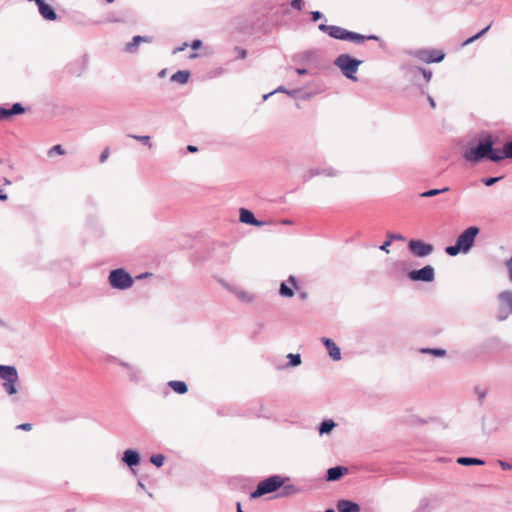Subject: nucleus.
Listing matches in <instances>:
<instances>
[{"label":"nucleus","instance_id":"obj_1","mask_svg":"<svg viewBox=\"0 0 512 512\" xmlns=\"http://www.w3.org/2000/svg\"><path fill=\"white\" fill-rule=\"evenodd\" d=\"M479 232L480 230L476 226L467 228L457 237L455 245L447 246L445 248V252L449 256H456L459 253L467 254L474 246Z\"/></svg>","mask_w":512,"mask_h":512},{"label":"nucleus","instance_id":"obj_2","mask_svg":"<svg viewBox=\"0 0 512 512\" xmlns=\"http://www.w3.org/2000/svg\"><path fill=\"white\" fill-rule=\"evenodd\" d=\"M329 36L337 40L350 41L356 44L363 43L365 40H378L376 35L364 36L336 25H331Z\"/></svg>","mask_w":512,"mask_h":512},{"label":"nucleus","instance_id":"obj_3","mask_svg":"<svg viewBox=\"0 0 512 512\" xmlns=\"http://www.w3.org/2000/svg\"><path fill=\"white\" fill-rule=\"evenodd\" d=\"M336 67H338L343 75L351 80H356L355 74L358 71L362 61L351 57L349 54H340L334 61Z\"/></svg>","mask_w":512,"mask_h":512},{"label":"nucleus","instance_id":"obj_4","mask_svg":"<svg viewBox=\"0 0 512 512\" xmlns=\"http://www.w3.org/2000/svg\"><path fill=\"white\" fill-rule=\"evenodd\" d=\"M109 285L118 290H126L132 287L133 277L122 268L112 270L108 276Z\"/></svg>","mask_w":512,"mask_h":512},{"label":"nucleus","instance_id":"obj_5","mask_svg":"<svg viewBox=\"0 0 512 512\" xmlns=\"http://www.w3.org/2000/svg\"><path fill=\"white\" fill-rule=\"evenodd\" d=\"M283 483H284V479L281 476H278V475L271 476V477L259 482L255 491L252 492L251 497L257 498L262 495L274 492L278 488H280L283 485Z\"/></svg>","mask_w":512,"mask_h":512},{"label":"nucleus","instance_id":"obj_6","mask_svg":"<svg viewBox=\"0 0 512 512\" xmlns=\"http://www.w3.org/2000/svg\"><path fill=\"white\" fill-rule=\"evenodd\" d=\"M498 314L497 319L504 321L509 314H512V290L501 291L497 296Z\"/></svg>","mask_w":512,"mask_h":512},{"label":"nucleus","instance_id":"obj_7","mask_svg":"<svg viewBox=\"0 0 512 512\" xmlns=\"http://www.w3.org/2000/svg\"><path fill=\"white\" fill-rule=\"evenodd\" d=\"M489 152H491V141H486L466 150L463 153V158L468 162L477 163L483 158H487Z\"/></svg>","mask_w":512,"mask_h":512},{"label":"nucleus","instance_id":"obj_8","mask_svg":"<svg viewBox=\"0 0 512 512\" xmlns=\"http://www.w3.org/2000/svg\"><path fill=\"white\" fill-rule=\"evenodd\" d=\"M409 251L416 257H427L433 253L434 247L421 240H410L408 243Z\"/></svg>","mask_w":512,"mask_h":512},{"label":"nucleus","instance_id":"obj_9","mask_svg":"<svg viewBox=\"0 0 512 512\" xmlns=\"http://www.w3.org/2000/svg\"><path fill=\"white\" fill-rule=\"evenodd\" d=\"M408 276L413 281L432 282L435 278V272L432 266L426 265L419 270L411 271Z\"/></svg>","mask_w":512,"mask_h":512},{"label":"nucleus","instance_id":"obj_10","mask_svg":"<svg viewBox=\"0 0 512 512\" xmlns=\"http://www.w3.org/2000/svg\"><path fill=\"white\" fill-rule=\"evenodd\" d=\"M339 171L333 167H325V168H310L303 174V180L309 181L316 176H325V177H336L339 175Z\"/></svg>","mask_w":512,"mask_h":512},{"label":"nucleus","instance_id":"obj_11","mask_svg":"<svg viewBox=\"0 0 512 512\" xmlns=\"http://www.w3.org/2000/svg\"><path fill=\"white\" fill-rule=\"evenodd\" d=\"M298 288L297 279L295 276H289L288 280L282 282L279 288V294L282 297L291 298L294 296V289Z\"/></svg>","mask_w":512,"mask_h":512},{"label":"nucleus","instance_id":"obj_12","mask_svg":"<svg viewBox=\"0 0 512 512\" xmlns=\"http://www.w3.org/2000/svg\"><path fill=\"white\" fill-rule=\"evenodd\" d=\"M409 54L425 63L440 62L444 58L443 53H438L437 58H430V50H425V49L410 51Z\"/></svg>","mask_w":512,"mask_h":512},{"label":"nucleus","instance_id":"obj_13","mask_svg":"<svg viewBox=\"0 0 512 512\" xmlns=\"http://www.w3.org/2000/svg\"><path fill=\"white\" fill-rule=\"evenodd\" d=\"M322 343L325 345L329 356L334 361H339L341 359V351L340 348L336 345V343L330 338L323 337L321 339Z\"/></svg>","mask_w":512,"mask_h":512},{"label":"nucleus","instance_id":"obj_14","mask_svg":"<svg viewBox=\"0 0 512 512\" xmlns=\"http://www.w3.org/2000/svg\"><path fill=\"white\" fill-rule=\"evenodd\" d=\"M24 112L25 108L20 103L13 104L11 108L0 107V120H5Z\"/></svg>","mask_w":512,"mask_h":512},{"label":"nucleus","instance_id":"obj_15","mask_svg":"<svg viewBox=\"0 0 512 512\" xmlns=\"http://www.w3.org/2000/svg\"><path fill=\"white\" fill-rule=\"evenodd\" d=\"M239 214H240L239 219L242 223L257 226V227H261L264 225V222L257 220L254 217V214L250 210L241 208L239 211Z\"/></svg>","mask_w":512,"mask_h":512},{"label":"nucleus","instance_id":"obj_16","mask_svg":"<svg viewBox=\"0 0 512 512\" xmlns=\"http://www.w3.org/2000/svg\"><path fill=\"white\" fill-rule=\"evenodd\" d=\"M487 158L493 162H499L504 158L511 159V156L508 154V142L504 144L503 150L493 149V143L491 142V152H489Z\"/></svg>","mask_w":512,"mask_h":512},{"label":"nucleus","instance_id":"obj_17","mask_svg":"<svg viewBox=\"0 0 512 512\" xmlns=\"http://www.w3.org/2000/svg\"><path fill=\"white\" fill-rule=\"evenodd\" d=\"M122 461L128 466H137L140 463V454L136 450L127 449L123 453Z\"/></svg>","mask_w":512,"mask_h":512},{"label":"nucleus","instance_id":"obj_18","mask_svg":"<svg viewBox=\"0 0 512 512\" xmlns=\"http://www.w3.org/2000/svg\"><path fill=\"white\" fill-rule=\"evenodd\" d=\"M0 378L4 382L13 379H19L16 367L10 365H0Z\"/></svg>","mask_w":512,"mask_h":512},{"label":"nucleus","instance_id":"obj_19","mask_svg":"<svg viewBox=\"0 0 512 512\" xmlns=\"http://www.w3.org/2000/svg\"><path fill=\"white\" fill-rule=\"evenodd\" d=\"M347 472H348V469L346 467H343V466L332 467L327 470L326 479H327V481H337L343 475H345Z\"/></svg>","mask_w":512,"mask_h":512},{"label":"nucleus","instance_id":"obj_20","mask_svg":"<svg viewBox=\"0 0 512 512\" xmlns=\"http://www.w3.org/2000/svg\"><path fill=\"white\" fill-rule=\"evenodd\" d=\"M337 509L339 512H360V506L350 500H339Z\"/></svg>","mask_w":512,"mask_h":512},{"label":"nucleus","instance_id":"obj_21","mask_svg":"<svg viewBox=\"0 0 512 512\" xmlns=\"http://www.w3.org/2000/svg\"><path fill=\"white\" fill-rule=\"evenodd\" d=\"M38 11L40 13V15L45 19V20H48V21H55L57 19V14L56 12L54 11V9L46 4V3H43L39 8H38Z\"/></svg>","mask_w":512,"mask_h":512},{"label":"nucleus","instance_id":"obj_22","mask_svg":"<svg viewBox=\"0 0 512 512\" xmlns=\"http://www.w3.org/2000/svg\"><path fill=\"white\" fill-rule=\"evenodd\" d=\"M190 73L188 71L180 70L171 76V81L179 84H186L188 82Z\"/></svg>","mask_w":512,"mask_h":512},{"label":"nucleus","instance_id":"obj_23","mask_svg":"<svg viewBox=\"0 0 512 512\" xmlns=\"http://www.w3.org/2000/svg\"><path fill=\"white\" fill-rule=\"evenodd\" d=\"M233 293L238 299L245 303H251L254 300V295L246 290L234 289Z\"/></svg>","mask_w":512,"mask_h":512},{"label":"nucleus","instance_id":"obj_24","mask_svg":"<svg viewBox=\"0 0 512 512\" xmlns=\"http://www.w3.org/2000/svg\"><path fill=\"white\" fill-rule=\"evenodd\" d=\"M19 379H13L3 382V388L8 395H15L18 392L17 385Z\"/></svg>","mask_w":512,"mask_h":512},{"label":"nucleus","instance_id":"obj_25","mask_svg":"<svg viewBox=\"0 0 512 512\" xmlns=\"http://www.w3.org/2000/svg\"><path fill=\"white\" fill-rule=\"evenodd\" d=\"M457 463L463 466H470V465H484V461L478 458H471V457H459L457 459Z\"/></svg>","mask_w":512,"mask_h":512},{"label":"nucleus","instance_id":"obj_26","mask_svg":"<svg viewBox=\"0 0 512 512\" xmlns=\"http://www.w3.org/2000/svg\"><path fill=\"white\" fill-rule=\"evenodd\" d=\"M168 385L178 394H184L188 390L186 383L183 381L173 380V381H170L168 383Z\"/></svg>","mask_w":512,"mask_h":512},{"label":"nucleus","instance_id":"obj_27","mask_svg":"<svg viewBox=\"0 0 512 512\" xmlns=\"http://www.w3.org/2000/svg\"><path fill=\"white\" fill-rule=\"evenodd\" d=\"M335 426H336V423L333 420H331V419L324 420L319 426L320 435L330 433Z\"/></svg>","mask_w":512,"mask_h":512},{"label":"nucleus","instance_id":"obj_28","mask_svg":"<svg viewBox=\"0 0 512 512\" xmlns=\"http://www.w3.org/2000/svg\"><path fill=\"white\" fill-rule=\"evenodd\" d=\"M140 43H141V36L140 35L134 36L132 41L125 45L124 50L128 53H135L137 51Z\"/></svg>","mask_w":512,"mask_h":512},{"label":"nucleus","instance_id":"obj_29","mask_svg":"<svg viewBox=\"0 0 512 512\" xmlns=\"http://www.w3.org/2000/svg\"><path fill=\"white\" fill-rule=\"evenodd\" d=\"M421 353L431 354L434 357H444L446 355V350L441 348H422L420 349Z\"/></svg>","mask_w":512,"mask_h":512},{"label":"nucleus","instance_id":"obj_30","mask_svg":"<svg viewBox=\"0 0 512 512\" xmlns=\"http://www.w3.org/2000/svg\"><path fill=\"white\" fill-rule=\"evenodd\" d=\"M449 190H450L449 187H444L442 189H431V190H428V191H425V192L421 193L420 196L421 197H425V198L434 197V196H437L439 194L448 192Z\"/></svg>","mask_w":512,"mask_h":512},{"label":"nucleus","instance_id":"obj_31","mask_svg":"<svg viewBox=\"0 0 512 512\" xmlns=\"http://www.w3.org/2000/svg\"><path fill=\"white\" fill-rule=\"evenodd\" d=\"M394 239H402V236L401 235H396V234H388V240L385 241L380 246V250L384 251L386 253H389V246L392 244V240H394Z\"/></svg>","mask_w":512,"mask_h":512},{"label":"nucleus","instance_id":"obj_32","mask_svg":"<svg viewBox=\"0 0 512 512\" xmlns=\"http://www.w3.org/2000/svg\"><path fill=\"white\" fill-rule=\"evenodd\" d=\"M129 379L133 382H138L141 379V371L139 368L132 366L129 370Z\"/></svg>","mask_w":512,"mask_h":512},{"label":"nucleus","instance_id":"obj_33","mask_svg":"<svg viewBox=\"0 0 512 512\" xmlns=\"http://www.w3.org/2000/svg\"><path fill=\"white\" fill-rule=\"evenodd\" d=\"M287 358L289 360L288 362V366L290 367H296V366H299L301 364V357H300V354H288L287 355Z\"/></svg>","mask_w":512,"mask_h":512},{"label":"nucleus","instance_id":"obj_34","mask_svg":"<svg viewBox=\"0 0 512 512\" xmlns=\"http://www.w3.org/2000/svg\"><path fill=\"white\" fill-rule=\"evenodd\" d=\"M489 29H490V25L486 26L479 33H477L476 35H474V36L468 38L467 40H465L463 42V45L466 46V45H469V44L473 43L475 40H477L480 37H482Z\"/></svg>","mask_w":512,"mask_h":512},{"label":"nucleus","instance_id":"obj_35","mask_svg":"<svg viewBox=\"0 0 512 512\" xmlns=\"http://www.w3.org/2000/svg\"><path fill=\"white\" fill-rule=\"evenodd\" d=\"M165 456L162 454H156L151 456L150 462L156 467H161L164 464Z\"/></svg>","mask_w":512,"mask_h":512},{"label":"nucleus","instance_id":"obj_36","mask_svg":"<svg viewBox=\"0 0 512 512\" xmlns=\"http://www.w3.org/2000/svg\"><path fill=\"white\" fill-rule=\"evenodd\" d=\"M131 137L137 141L142 142L145 145L151 147L150 136L147 135H131Z\"/></svg>","mask_w":512,"mask_h":512},{"label":"nucleus","instance_id":"obj_37","mask_svg":"<svg viewBox=\"0 0 512 512\" xmlns=\"http://www.w3.org/2000/svg\"><path fill=\"white\" fill-rule=\"evenodd\" d=\"M54 153H57L59 155H63L65 152H64V149L62 148L61 145H55V146H53L52 148L49 149L48 155L52 156Z\"/></svg>","mask_w":512,"mask_h":512},{"label":"nucleus","instance_id":"obj_38","mask_svg":"<svg viewBox=\"0 0 512 512\" xmlns=\"http://www.w3.org/2000/svg\"><path fill=\"white\" fill-rule=\"evenodd\" d=\"M502 179V177H490V178H485L482 180V182L486 185V186H492L494 185L495 183H497L498 181H500Z\"/></svg>","mask_w":512,"mask_h":512},{"label":"nucleus","instance_id":"obj_39","mask_svg":"<svg viewBox=\"0 0 512 512\" xmlns=\"http://www.w3.org/2000/svg\"><path fill=\"white\" fill-rule=\"evenodd\" d=\"M291 7L296 10H302L304 7V1L303 0H292L291 1Z\"/></svg>","mask_w":512,"mask_h":512},{"label":"nucleus","instance_id":"obj_40","mask_svg":"<svg viewBox=\"0 0 512 512\" xmlns=\"http://www.w3.org/2000/svg\"><path fill=\"white\" fill-rule=\"evenodd\" d=\"M509 274V281L512 283V256L505 262Z\"/></svg>","mask_w":512,"mask_h":512},{"label":"nucleus","instance_id":"obj_41","mask_svg":"<svg viewBox=\"0 0 512 512\" xmlns=\"http://www.w3.org/2000/svg\"><path fill=\"white\" fill-rule=\"evenodd\" d=\"M235 51L237 52L238 57H239L240 59H245V58H246V56H247V51H246L245 49H243V48H239V47H236V48H235Z\"/></svg>","mask_w":512,"mask_h":512},{"label":"nucleus","instance_id":"obj_42","mask_svg":"<svg viewBox=\"0 0 512 512\" xmlns=\"http://www.w3.org/2000/svg\"><path fill=\"white\" fill-rule=\"evenodd\" d=\"M419 71H421L423 77L426 79V81H429L432 77V72L430 70L419 68Z\"/></svg>","mask_w":512,"mask_h":512},{"label":"nucleus","instance_id":"obj_43","mask_svg":"<svg viewBox=\"0 0 512 512\" xmlns=\"http://www.w3.org/2000/svg\"><path fill=\"white\" fill-rule=\"evenodd\" d=\"M310 14L312 21H317L323 17V14L319 11H312Z\"/></svg>","mask_w":512,"mask_h":512},{"label":"nucleus","instance_id":"obj_44","mask_svg":"<svg viewBox=\"0 0 512 512\" xmlns=\"http://www.w3.org/2000/svg\"><path fill=\"white\" fill-rule=\"evenodd\" d=\"M318 29L321 31V32H324V33H327L329 35V31L331 29V25H326V24H320L318 26Z\"/></svg>","mask_w":512,"mask_h":512},{"label":"nucleus","instance_id":"obj_45","mask_svg":"<svg viewBox=\"0 0 512 512\" xmlns=\"http://www.w3.org/2000/svg\"><path fill=\"white\" fill-rule=\"evenodd\" d=\"M109 157V149L106 148L100 155V162L103 163L107 160V158Z\"/></svg>","mask_w":512,"mask_h":512},{"label":"nucleus","instance_id":"obj_46","mask_svg":"<svg viewBox=\"0 0 512 512\" xmlns=\"http://www.w3.org/2000/svg\"><path fill=\"white\" fill-rule=\"evenodd\" d=\"M18 429L30 431L32 429V424L30 423H23L17 426Z\"/></svg>","mask_w":512,"mask_h":512},{"label":"nucleus","instance_id":"obj_47","mask_svg":"<svg viewBox=\"0 0 512 512\" xmlns=\"http://www.w3.org/2000/svg\"><path fill=\"white\" fill-rule=\"evenodd\" d=\"M201 46H202V41L199 39L194 40L191 44V48L194 50L199 49Z\"/></svg>","mask_w":512,"mask_h":512},{"label":"nucleus","instance_id":"obj_48","mask_svg":"<svg viewBox=\"0 0 512 512\" xmlns=\"http://www.w3.org/2000/svg\"><path fill=\"white\" fill-rule=\"evenodd\" d=\"M476 393L480 400L484 399L487 395V391L482 389H476Z\"/></svg>","mask_w":512,"mask_h":512},{"label":"nucleus","instance_id":"obj_49","mask_svg":"<svg viewBox=\"0 0 512 512\" xmlns=\"http://www.w3.org/2000/svg\"><path fill=\"white\" fill-rule=\"evenodd\" d=\"M187 46H188L187 43H183L180 47L175 48L173 53L176 54L178 52H181V51L185 50Z\"/></svg>","mask_w":512,"mask_h":512},{"label":"nucleus","instance_id":"obj_50","mask_svg":"<svg viewBox=\"0 0 512 512\" xmlns=\"http://www.w3.org/2000/svg\"><path fill=\"white\" fill-rule=\"evenodd\" d=\"M500 466L502 467V469L504 470H508V469H511L512 466L511 464L507 463V462H503V461H500Z\"/></svg>","mask_w":512,"mask_h":512},{"label":"nucleus","instance_id":"obj_51","mask_svg":"<svg viewBox=\"0 0 512 512\" xmlns=\"http://www.w3.org/2000/svg\"><path fill=\"white\" fill-rule=\"evenodd\" d=\"M119 365L122 366L123 368L129 370L133 365L127 363V362H124V361H119Z\"/></svg>","mask_w":512,"mask_h":512},{"label":"nucleus","instance_id":"obj_52","mask_svg":"<svg viewBox=\"0 0 512 512\" xmlns=\"http://www.w3.org/2000/svg\"><path fill=\"white\" fill-rule=\"evenodd\" d=\"M119 365L122 366L123 368L129 370L133 365L127 363V362H124V361H119Z\"/></svg>","mask_w":512,"mask_h":512},{"label":"nucleus","instance_id":"obj_53","mask_svg":"<svg viewBox=\"0 0 512 512\" xmlns=\"http://www.w3.org/2000/svg\"><path fill=\"white\" fill-rule=\"evenodd\" d=\"M296 72H297V74H299V75H305V74H307V73H308V70H307V69H305V68H297V69H296Z\"/></svg>","mask_w":512,"mask_h":512},{"label":"nucleus","instance_id":"obj_54","mask_svg":"<svg viewBox=\"0 0 512 512\" xmlns=\"http://www.w3.org/2000/svg\"><path fill=\"white\" fill-rule=\"evenodd\" d=\"M274 94L275 93H278V92H282V93H286L287 94V89L283 86H279L277 89H275L274 91Z\"/></svg>","mask_w":512,"mask_h":512},{"label":"nucleus","instance_id":"obj_55","mask_svg":"<svg viewBox=\"0 0 512 512\" xmlns=\"http://www.w3.org/2000/svg\"><path fill=\"white\" fill-rule=\"evenodd\" d=\"M142 42L150 43V42H152V37H149V36H141V43H142Z\"/></svg>","mask_w":512,"mask_h":512},{"label":"nucleus","instance_id":"obj_56","mask_svg":"<svg viewBox=\"0 0 512 512\" xmlns=\"http://www.w3.org/2000/svg\"><path fill=\"white\" fill-rule=\"evenodd\" d=\"M187 150L191 153H194L198 150V148L196 146H193V145H188L187 146Z\"/></svg>","mask_w":512,"mask_h":512},{"label":"nucleus","instance_id":"obj_57","mask_svg":"<svg viewBox=\"0 0 512 512\" xmlns=\"http://www.w3.org/2000/svg\"><path fill=\"white\" fill-rule=\"evenodd\" d=\"M442 53L441 51L430 50V58H437V54Z\"/></svg>","mask_w":512,"mask_h":512},{"label":"nucleus","instance_id":"obj_58","mask_svg":"<svg viewBox=\"0 0 512 512\" xmlns=\"http://www.w3.org/2000/svg\"><path fill=\"white\" fill-rule=\"evenodd\" d=\"M298 93V90H287V94L291 97H295Z\"/></svg>","mask_w":512,"mask_h":512},{"label":"nucleus","instance_id":"obj_59","mask_svg":"<svg viewBox=\"0 0 512 512\" xmlns=\"http://www.w3.org/2000/svg\"><path fill=\"white\" fill-rule=\"evenodd\" d=\"M508 154L511 156L512 159V140L508 141Z\"/></svg>","mask_w":512,"mask_h":512},{"label":"nucleus","instance_id":"obj_60","mask_svg":"<svg viewBox=\"0 0 512 512\" xmlns=\"http://www.w3.org/2000/svg\"><path fill=\"white\" fill-rule=\"evenodd\" d=\"M428 101H429V104L432 108H435L436 104H435V101L433 100V98L431 96H428Z\"/></svg>","mask_w":512,"mask_h":512},{"label":"nucleus","instance_id":"obj_61","mask_svg":"<svg viewBox=\"0 0 512 512\" xmlns=\"http://www.w3.org/2000/svg\"><path fill=\"white\" fill-rule=\"evenodd\" d=\"M7 198H8L7 195L5 193H3L2 190H0V200L5 201V200H7Z\"/></svg>","mask_w":512,"mask_h":512},{"label":"nucleus","instance_id":"obj_62","mask_svg":"<svg viewBox=\"0 0 512 512\" xmlns=\"http://www.w3.org/2000/svg\"><path fill=\"white\" fill-rule=\"evenodd\" d=\"M273 94H274V92L272 91V92H270L268 94L263 95V100H267Z\"/></svg>","mask_w":512,"mask_h":512},{"label":"nucleus","instance_id":"obj_63","mask_svg":"<svg viewBox=\"0 0 512 512\" xmlns=\"http://www.w3.org/2000/svg\"><path fill=\"white\" fill-rule=\"evenodd\" d=\"M300 298L303 299V300L306 299L307 298V293L306 292L300 293Z\"/></svg>","mask_w":512,"mask_h":512},{"label":"nucleus","instance_id":"obj_64","mask_svg":"<svg viewBox=\"0 0 512 512\" xmlns=\"http://www.w3.org/2000/svg\"><path fill=\"white\" fill-rule=\"evenodd\" d=\"M237 512H244V511H242L241 505L239 502L237 503Z\"/></svg>","mask_w":512,"mask_h":512}]
</instances>
